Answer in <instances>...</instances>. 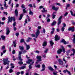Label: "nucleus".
Listing matches in <instances>:
<instances>
[{"label": "nucleus", "instance_id": "nucleus-10", "mask_svg": "<svg viewBox=\"0 0 75 75\" xmlns=\"http://www.w3.org/2000/svg\"><path fill=\"white\" fill-rule=\"evenodd\" d=\"M58 61L59 63V64H60V65H62L64 64V62H63V61H62V60L61 59H58Z\"/></svg>", "mask_w": 75, "mask_h": 75}, {"label": "nucleus", "instance_id": "nucleus-14", "mask_svg": "<svg viewBox=\"0 0 75 75\" xmlns=\"http://www.w3.org/2000/svg\"><path fill=\"white\" fill-rule=\"evenodd\" d=\"M62 50L61 49H59L57 51V54H60L61 52H62Z\"/></svg>", "mask_w": 75, "mask_h": 75}, {"label": "nucleus", "instance_id": "nucleus-58", "mask_svg": "<svg viewBox=\"0 0 75 75\" xmlns=\"http://www.w3.org/2000/svg\"><path fill=\"white\" fill-rule=\"evenodd\" d=\"M6 50H4L3 52V54H5L6 53Z\"/></svg>", "mask_w": 75, "mask_h": 75}, {"label": "nucleus", "instance_id": "nucleus-55", "mask_svg": "<svg viewBox=\"0 0 75 75\" xmlns=\"http://www.w3.org/2000/svg\"><path fill=\"white\" fill-rule=\"evenodd\" d=\"M56 5H57L58 6H61V4H59V3H56Z\"/></svg>", "mask_w": 75, "mask_h": 75}, {"label": "nucleus", "instance_id": "nucleus-6", "mask_svg": "<svg viewBox=\"0 0 75 75\" xmlns=\"http://www.w3.org/2000/svg\"><path fill=\"white\" fill-rule=\"evenodd\" d=\"M62 16H61L58 19V25H59L61 23V22L62 21Z\"/></svg>", "mask_w": 75, "mask_h": 75}, {"label": "nucleus", "instance_id": "nucleus-12", "mask_svg": "<svg viewBox=\"0 0 75 75\" xmlns=\"http://www.w3.org/2000/svg\"><path fill=\"white\" fill-rule=\"evenodd\" d=\"M55 41H58L59 40V37H58V35H56L55 37Z\"/></svg>", "mask_w": 75, "mask_h": 75}, {"label": "nucleus", "instance_id": "nucleus-47", "mask_svg": "<svg viewBox=\"0 0 75 75\" xmlns=\"http://www.w3.org/2000/svg\"><path fill=\"white\" fill-rule=\"evenodd\" d=\"M27 17L28 19V21H30V18H29V17H28V15H27Z\"/></svg>", "mask_w": 75, "mask_h": 75}, {"label": "nucleus", "instance_id": "nucleus-48", "mask_svg": "<svg viewBox=\"0 0 75 75\" xmlns=\"http://www.w3.org/2000/svg\"><path fill=\"white\" fill-rule=\"evenodd\" d=\"M24 40L23 39H22L21 40L20 42L22 43L23 42H24Z\"/></svg>", "mask_w": 75, "mask_h": 75}, {"label": "nucleus", "instance_id": "nucleus-36", "mask_svg": "<svg viewBox=\"0 0 75 75\" xmlns=\"http://www.w3.org/2000/svg\"><path fill=\"white\" fill-rule=\"evenodd\" d=\"M18 64L20 65H21V64H23V62H22L20 61L18 62Z\"/></svg>", "mask_w": 75, "mask_h": 75}, {"label": "nucleus", "instance_id": "nucleus-31", "mask_svg": "<svg viewBox=\"0 0 75 75\" xmlns=\"http://www.w3.org/2000/svg\"><path fill=\"white\" fill-rule=\"evenodd\" d=\"M23 16V15L22 14H21V15H20V17L19 19V20H21V19H22Z\"/></svg>", "mask_w": 75, "mask_h": 75}, {"label": "nucleus", "instance_id": "nucleus-52", "mask_svg": "<svg viewBox=\"0 0 75 75\" xmlns=\"http://www.w3.org/2000/svg\"><path fill=\"white\" fill-rule=\"evenodd\" d=\"M16 35L17 37H18V35H19V33H17L16 34Z\"/></svg>", "mask_w": 75, "mask_h": 75}, {"label": "nucleus", "instance_id": "nucleus-17", "mask_svg": "<svg viewBox=\"0 0 75 75\" xmlns=\"http://www.w3.org/2000/svg\"><path fill=\"white\" fill-rule=\"evenodd\" d=\"M47 45V42L46 41H45L43 43L42 46L45 47Z\"/></svg>", "mask_w": 75, "mask_h": 75}, {"label": "nucleus", "instance_id": "nucleus-19", "mask_svg": "<svg viewBox=\"0 0 75 75\" xmlns=\"http://www.w3.org/2000/svg\"><path fill=\"white\" fill-rule=\"evenodd\" d=\"M15 13L16 16H18V11H17V9L15 10Z\"/></svg>", "mask_w": 75, "mask_h": 75}, {"label": "nucleus", "instance_id": "nucleus-8", "mask_svg": "<svg viewBox=\"0 0 75 75\" xmlns=\"http://www.w3.org/2000/svg\"><path fill=\"white\" fill-rule=\"evenodd\" d=\"M13 18L12 17H8V21L7 22L8 24L9 23V22H12L13 21Z\"/></svg>", "mask_w": 75, "mask_h": 75}, {"label": "nucleus", "instance_id": "nucleus-24", "mask_svg": "<svg viewBox=\"0 0 75 75\" xmlns=\"http://www.w3.org/2000/svg\"><path fill=\"white\" fill-rule=\"evenodd\" d=\"M1 38L3 40H5V39H6V36L2 35L1 36Z\"/></svg>", "mask_w": 75, "mask_h": 75}, {"label": "nucleus", "instance_id": "nucleus-1", "mask_svg": "<svg viewBox=\"0 0 75 75\" xmlns=\"http://www.w3.org/2000/svg\"><path fill=\"white\" fill-rule=\"evenodd\" d=\"M26 63L27 64H30V65L28 66L29 68L30 69H31L32 68V66L31 65L34 63V62L31 59H29L28 61H26Z\"/></svg>", "mask_w": 75, "mask_h": 75}, {"label": "nucleus", "instance_id": "nucleus-15", "mask_svg": "<svg viewBox=\"0 0 75 75\" xmlns=\"http://www.w3.org/2000/svg\"><path fill=\"white\" fill-rule=\"evenodd\" d=\"M10 34V30H9V28H6V35H8Z\"/></svg>", "mask_w": 75, "mask_h": 75}, {"label": "nucleus", "instance_id": "nucleus-43", "mask_svg": "<svg viewBox=\"0 0 75 75\" xmlns=\"http://www.w3.org/2000/svg\"><path fill=\"white\" fill-rule=\"evenodd\" d=\"M63 72L64 73H66L67 72H68V70L66 69V70H64L63 71Z\"/></svg>", "mask_w": 75, "mask_h": 75}, {"label": "nucleus", "instance_id": "nucleus-41", "mask_svg": "<svg viewBox=\"0 0 75 75\" xmlns=\"http://www.w3.org/2000/svg\"><path fill=\"white\" fill-rule=\"evenodd\" d=\"M5 49H6V47H5V46H2V50H5Z\"/></svg>", "mask_w": 75, "mask_h": 75}, {"label": "nucleus", "instance_id": "nucleus-2", "mask_svg": "<svg viewBox=\"0 0 75 75\" xmlns=\"http://www.w3.org/2000/svg\"><path fill=\"white\" fill-rule=\"evenodd\" d=\"M25 52H27V50H26L23 51L22 53V52L20 51H19L18 58L20 61H23V59H21V54H25Z\"/></svg>", "mask_w": 75, "mask_h": 75}, {"label": "nucleus", "instance_id": "nucleus-38", "mask_svg": "<svg viewBox=\"0 0 75 75\" xmlns=\"http://www.w3.org/2000/svg\"><path fill=\"white\" fill-rule=\"evenodd\" d=\"M44 53H47L48 52V49H46L44 51Z\"/></svg>", "mask_w": 75, "mask_h": 75}, {"label": "nucleus", "instance_id": "nucleus-37", "mask_svg": "<svg viewBox=\"0 0 75 75\" xmlns=\"http://www.w3.org/2000/svg\"><path fill=\"white\" fill-rule=\"evenodd\" d=\"M13 69H10L9 70V72L10 73H11V72H13Z\"/></svg>", "mask_w": 75, "mask_h": 75}, {"label": "nucleus", "instance_id": "nucleus-22", "mask_svg": "<svg viewBox=\"0 0 75 75\" xmlns=\"http://www.w3.org/2000/svg\"><path fill=\"white\" fill-rule=\"evenodd\" d=\"M52 31L51 32V34H54V31L55 30V29L54 28H52Z\"/></svg>", "mask_w": 75, "mask_h": 75}, {"label": "nucleus", "instance_id": "nucleus-32", "mask_svg": "<svg viewBox=\"0 0 75 75\" xmlns=\"http://www.w3.org/2000/svg\"><path fill=\"white\" fill-rule=\"evenodd\" d=\"M14 64H13V63H11V68H14Z\"/></svg>", "mask_w": 75, "mask_h": 75}, {"label": "nucleus", "instance_id": "nucleus-63", "mask_svg": "<svg viewBox=\"0 0 75 75\" xmlns=\"http://www.w3.org/2000/svg\"><path fill=\"white\" fill-rule=\"evenodd\" d=\"M66 68H67L68 67V64H66L65 65Z\"/></svg>", "mask_w": 75, "mask_h": 75}, {"label": "nucleus", "instance_id": "nucleus-35", "mask_svg": "<svg viewBox=\"0 0 75 75\" xmlns=\"http://www.w3.org/2000/svg\"><path fill=\"white\" fill-rule=\"evenodd\" d=\"M35 67L37 68H40L41 67L40 64H38V65H35Z\"/></svg>", "mask_w": 75, "mask_h": 75}, {"label": "nucleus", "instance_id": "nucleus-27", "mask_svg": "<svg viewBox=\"0 0 75 75\" xmlns=\"http://www.w3.org/2000/svg\"><path fill=\"white\" fill-rule=\"evenodd\" d=\"M43 10H42L41 11L42 12V13H44V12H47V10H45V8H43Z\"/></svg>", "mask_w": 75, "mask_h": 75}, {"label": "nucleus", "instance_id": "nucleus-28", "mask_svg": "<svg viewBox=\"0 0 75 75\" xmlns=\"http://www.w3.org/2000/svg\"><path fill=\"white\" fill-rule=\"evenodd\" d=\"M50 44L51 46H52V45H54V42H53V41H52L51 40L50 42Z\"/></svg>", "mask_w": 75, "mask_h": 75}, {"label": "nucleus", "instance_id": "nucleus-3", "mask_svg": "<svg viewBox=\"0 0 75 75\" xmlns=\"http://www.w3.org/2000/svg\"><path fill=\"white\" fill-rule=\"evenodd\" d=\"M38 29H37L36 30V33L35 34L36 35V38H37V37H38V36L39 35V34H40V30H41V26H39L38 27Z\"/></svg>", "mask_w": 75, "mask_h": 75}, {"label": "nucleus", "instance_id": "nucleus-33", "mask_svg": "<svg viewBox=\"0 0 75 75\" xmlns=\"http://www.w3.org/2000/svg\"><path fill=\"white\" fill-rule=\"evenodd\" d=\"M27 23V19H25V21L24 25H25Z\"/></svg>", "mask_w": 75, "mask_h": 75}, {"label": "nucleus", "instance_id": "nucleus-16", "mask_svg": "<svg viewBox=\"0 0 75 75\" xmlns=\"http://www.w3.org/2000/svg\"><path fill=\"white\" fill-rule=\"evenodd\" d=\"M73 52V53L72 54H71L70 55V56H72V55H75V50L74 49H73L71 50Z\"/></svg>", "mask_w": 75, "mask_h": 75}, {"label": "nucleus", "instance_id": "nucleus-50", "mask_svg": "<svg viewBox=\"0 0 75 75\" xmlns=\"http://www.w3.org/2000/svg\"><path fill=\"white\" fill-rule=\"evenodd\" d=\"M21 7L23 8H24V4L22 5Z\"/></svg>", "mask_w": 75, "mask_h": 75}, {"label": "nucleus", "instance_id": "nucleus-61", "mask_svg": "<svg viewBox=\"0 0 75 75\" xmlns=\"http://www.w3.org/2000/svg\"><path fill=\"white\" fill-rule=\"evenodd\" d=\"M15 52H16V51L14 50H13V51H12V53L13 54H15Z\"/></svg>", "mask_w": 75, "mask_h": 75}, {"label": "nucleus", "instance_id": "nucleus-40", "mask_svg": "<svg viewBox=\"0 0 75 75\" xmlns=\"http://www.w3.org/2000/svg\"><path fill=\"white\" fill-rule=\"evenodd\" d=\"M63 61H64L65 62V63H67V62L66 61V60L65 59V57L63 58Z\"/></svg>", "mask_w": 75, "mask_h": 75}, {"label": "nucleus", "instance_id": "nucleus-60", "mask_svg": "<svg viewBox=\"0 0 75 75\" xmlns=\"http://www.w3.org/2000/svg\"><path fill=\"white\" fill-rule=\"evenodd\" d=\"M25 9H23V11L24 13H26V12H27V11L25 10Z\"/></svg>", "mask_w": 75, "mask_h": 75}, {"label": "nucleus", "instance_id": "nucleus-51", "mask_svg": "<svg viewBox=\"0 0 75 75\" xmlns=\"http://www.w3.org/2000/svg\"><path fill=\"white\" fill-rule=\"evenodd\" d=\"M31 36L33 37H35V34H32L31 35Z\"/></svg>", "mask_w": 75, "mask_h": 75}, {"label": "nucleus", "instance_id": "nucleus-42", "mask_svg": "<svg viewBox=\"0 0 75 75\" xmlns=\"http://www.w3.org/2000/svg\"><path fill=\"white\" fill-rule=\"evenodd\" d=\"M16 25V22H14V23L13 24V27H15V26Z\"/></svg>", "mask_w": 75, "mask_h": 75}, {"label": "nucleus", "instance_id": "nucleus-39", "mask_svg": "<svg viewBox=\"0 0 75 75\" xmlns=\"http://www.w3.org/2000/svg\"><path fill=\"white\" fill-rule=\"evenodd\" d=\"M65 30V28L64 27H62V32H63Z\"/></svg>", "mask_w": 75, "mask_h": 75}, {"label": "nucleus", "instance_id": "nucleus-62", "mask_svg": "<svg viewBox=\"0 0 75 75\" xmlns=\"http://www.w3.org/2000/svg\"><path fill=\"white\" fill-rule=\"evenodd\" d=\"M50 17V15L48 14L47 15V17L46 18H48V17Z\"/></svg>", "mask_w": 75, "mask_h": 75}, {"label": "nucleus", "instance_id": "nucleus-18", "mask_svg": "<svg viewBox=\"0 0 75 75\" xmlns=\"http://www.w3.org/2000/svg\"><path fill=\"white\" fill-rule=\"evenodd\" d=\"M48 68L49 70L51 71H54V69L51 67V66L48 67Z\"/></svg>", "mask_w": 75, "mask_h": 75}, {"label": "nucleus", "instance_id": "nucleus-26", "mask_svg": "<svg viewBox=\"0 0 75 75\" xmlns=\"http://www.w3.org/2000/svg\"><path fill=\"white\" fill-rule=\"evenodd\" d=\"M13 43L14 44V47H16V41H13Z\"/></svg>", "mask_w": 75, "mask_h": 75}, {"label": "nucleus", "instance_id": "nucleus-45", "mask_svg": "<svg viewBox=\"0 0 75 75\" xmlns=\"http://www.w3.org/2000/svg\"><path fill=\"white\" fill-rule=\"evenodd\" d=\"M53 75H57V73H56L55 72V71H54L53 72Z\"/></svg>", "mask_w": 75, "mask_h": 75}, {"label": "nucleus", "instance_id": "nucleus-9", "mask_svg": "<svg viewBox=\"0 0 75 75\" xmlns=\"http://www.w3.org/2000/svg\"><path fill=\"white\" fill-rule=\"evenodd\" d=\"M42 69L41 70V71H44L45 69V65L44 64H42Z\"/></svg>", "mask_w": 75, "mask_h": 75}, {"label": "nucleus", "instance_id": "nucleus-23", "mask_svg": "<svg viewBox=\"0 0 75 75\" xmlns=\"http://www.w3.org/2000/svg\"><path fill=\"white\" fill-rule=\"evenodd\" d=\"M62 51L64 53H65V48L63 46H62Z\"/></svg>", "mask_w": 75, "mask_h": 75}, {"label": "nucleus", "instance_id": "nucleus-59", "mask_svg": "<svg viewBox=\"0 0 75 75\" xmlns=\"http://www.w3.org/2000/svg\"><path fill=\"white\" fill-rule=\"evenodd\" d=\"M68 15V13L66 12L65 13V14L64 15V16H67Z\"/></svg>", "mask_w": 75, "mask_h": 75}, {"label": "nucleus", "instance_id": "nucleus-44", "mask_svg": "<svg viewBox=\"0 0 75 75\" xmlns=\"http://www.w3.org/2000/svg\"><path fill=\"white\" fill-rule=\"evenodd\" d=\"M25 68V66H23L21 67V69H24Z\"/></svg>", "mask_w": 75, "mask_h": 75}, {"label": "nucleus", "instance_id": "nucleus-29", "mask_svg": "<svg viewBox=\"0 0 75 75\" xmlns=\"http://www.w3.org/2000/svg\"><path fill=\"white\" fill-rule=\"evenodd\" d=\"M55 24H56V21H54L51 24V25L52 26H53V25H54Z\"/></svg>", "mask_w": 75, "mask_h": 75}, {"label": "nucleus", "instance_id": "nucleus-13", "mask_svg": "<svg viewBox=\"0 0 75 75\" xmlns=\"http://www.w3.org/2000/svg\"><path fill=\"white\" fill-rule=\"evenodd\" d=\"M68 31H71L72 32H74V28L70 27L68 29Z\"/></svg>", "mask_w": 75, "mask_h": 75}, {"label": "nucleus", "instance_id": "nucleus-57", "mask_svg": "<svg viewBox=\"0 0 75 75\" xmlns=\"http://www.w3.org/2000/svg\"><path fill=\"white\" fill-rule=\"evenodd\" d=\"M28 6L29 7H33V6H32V5L31 4H30L28 5Z\"/></svg>", "mask_w": 75, "mask_h": 75}, {"label": "nucleus", "instance_id": "nucleus-53", "mask_svg": "<svg viewBox=\"0 0 75 75\" xmlns=\"http://www.w3.org/2000/svg\"><path fill=\"white\" fill-rule=\"evenodd\" d=\"M4 7H6V1L4 2Z\"/></svg>", "mask_w": 75, "mask_h": 75}, {"label": "nucleus", "instance_id": "nucleus-4", "mask_svg": "<svg viewBox=\"0 0 75 75\" xmlns=\"http://www.w3.org/2000/svg\"><path fill=\"white\" fill-rule=\"evenodd\" d=\"M8 58H7L6 59H4L3 60L4 62V65H6L7 64L8 65H9V63L8 62H10V61H8Z\"/></svg>", "mask_w": 75, "mask_h": 75}, {"label": "nucleus", "instance_id": "nucleus-49", "mask_svg": "<svg viewBox=\"0 0 75 75\" xmlns=\"http://www.w3.org/2000/svg\"><path fill=\"white\" fill-rule=\"evenodd\" d=\"M67 72H68V74H69V75H71V72H70V71H68Z\"/></svg>", "mask_w": 75, "mask_h": 75}, {"label": "nucleus", "instance_id": "nucleus-56", "mask_svg": "<svg viewBox=\"0 0 75 75\" xmlns=\"http://www.w3.org/2000/svg\"><path fill=\"white\" fill-rule=\"evenodd\" d=\"M35 52H36V53H38V54L40 53V51H35Z\"/></svg>", "mask_w": 75, "mask_h": 75}, {"label": "nucleus", "instance_id": "nucleus-64", "mask_svg": "<svg viewBox=\"0 0 75 75\" xmlns=\"http://www.w3.org/2000/svg\"><path fill=\"white\" fill-rule=\"evenodd\" d=\"M73 37H74V38H73V40H75V35H73Z\"/></svg>", "mask_w": 75, "mask_h": 75}, {"label": "nucleus", "instance_id": "nucleus-46", "mask_svg": "<svg viewBox=\"0 0 75 75\" xmlns=\"http://www.w3.org/2000/svg\"><path fill=\"white\" fill-rule=\"evenodd\" d=\"M50 19L49 18H48L47 19V22H50Z\"/></svg>", "mask_w": 75, "mask_h": 75}, {"label": "nucleus", "instance_id": "nucleus-54", "mask_svg": "<svg viewBox=\"0 0 75 75\" xmlns=\"http://www.w3.org/2000/svg\"><path fill=\"white\" fill-rule=\"evenodd\" d=\"M13 28V30H14L15 31H16V30H17L16 28L15 27V26H14Z\"/></svg>", "mask_w": 75, "mask_h": 75}, {"label": "nucleus", "instance_id": "nucleus-20", "mask_svg": "<svg viewBox=\"0 0 75 75\" xmlns=\"http://www.w3.org/2000/svg\"><path fill=\"white\" fill-rule=\"evenodd\" d=\"M26 45V50H28L29 49H30V45H28L26 44H25Z\"/></svg>", "mask_w": 75, "mask_h": 75}, {"label": "nucleus", "instance_id": "nucleus-34", "mask_svg": "<svg viewBox=\"0 0 75 75\" xmlns=\"http://www.w3.org/2000/svg\"><path fill=\"white\" fill-rule=\"evenodd\" d=\"M70 13L71 16H75V13L74 14H73V12H72V11H70Z\"/></svg>", "mask_w": 75, "mask_h": 75}, {"label": "nucleus", "instance_id": "nucleus-5", "mask_svg": "<svg viewBox=\"0 0 75 75\" xmlns=\"http://www.w3.org/2000/svg\"><path fill=\"white\" fill-rule=\"evenodd\" d=\"M41 57L40 56H37L36 57V58L38 59V60L37 62H36V64H38V62H39V61H42V60L41 59Z\"/></svg>", "mask_w": 75, "mask_h": 75}, {"label": "nucleus", "instance_id": "nucleus-25", "mask_svg": "<svg viewBox=\"0 0 75 75\" xmlns=\"http://www.w3.org/2000/svg\"><path fill=\"white\" fill-rule=\"evenodd\" d=\"M31 9H29L30 12L29 14L30 15H31L32 16H33V12L31 11Z\"/></svg>", "mask_w": 75, "mask_h": 75}, {"label": "nucleus", "instance_id": "nucleus-30", "mask_svg": "<svg viewBox=\"0 0 75 75\" xmlns=\"http://www.w3.org/2000/svg\"><path fill=\"white\" fill-rule=\"evenodd\" d=\"M20 49L21 50V51H23V50H24V47H21V46H20L19 47Z\"/></svg>", "mask_w": 75, "mask_h": 75}, {"label": "nucleus", "instance_id": "nucleus-11", "mask_svg": "<svg viewBox=\"0 0 75 75\" xmlns=\"http://www.w3.org/2000/svg\"><path fill=\"white\" fill-rule=\"evenodd\" d=\"M59 8V7H55V6H53L52 7V9H53V10H55V11H58V9Z\"/></svg>", "mask_w": 75, "mask_h": 75}, {"label": "nucleus", "instance_id": "nucleus-7", "mask_svg": "<svg viewBox=\"0 0 75 75\" xmlns=\"http://www.w3.org/2000/svg\"><path fill=\"white\" fill-rule=\"evenodd\" d=\"M61 42L63 43L65 45L68 44L69 43V42H67V41L65 40H64V39H63L62 40Z\"/></svg>", "mask_w": 75, "mask_h": 75}, {"label": "nucleus", "instance_id": "nucleus-21", "mask_svg": "<svg viewBox=\"0 0 75 75\" xmlns=\"http://www.w3.org/2000/svg\"><path fill=\"white\" fill-rule=\"evenodd\" d=\"M56 13H57L56 12H54L53 13V15H52V18H53V19H54V18H55V17L56 15L54 14H55Z\"/></svg>", "mask_w": 75, "mask_h": 75}]
</instances>
